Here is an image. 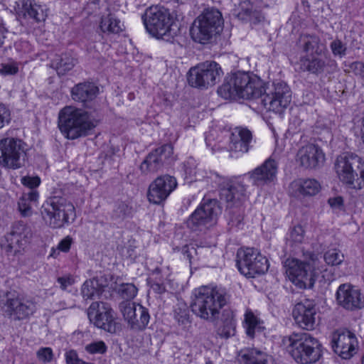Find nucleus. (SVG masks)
Here are the masks:
<instances>
[{"instance_id": "16", "label": "nucleus", "mask_w": 364, "mask_h": 364, "mask_svg": "<svg viewBox=\"0 0 364 364\" xmlns=\"http://www.w3.org/2000/svg\"><path fill=\"white\" fill-rule=\"evenodd\" d=\"M223 71L215 61H205L189 70L190 85L199 88H207L214 85L220 78Z\"/></svg>"}, {"instance_id": "25", "label": "nucleus", "mask_w": 364, "mask_h": 364, "mask_svg": "<svg viewBox=\"0 0 364 364\" xmlns=\"http://www.w3.org/2000/svg\"><path fill=\"white\" fill-rule=\"evenodd\" d=\"M252 136L247 129H235L230 136L229 151L245 154L247 153L252 143Z\"/></svg>"}, {"instance_id": "52", "label": "nucleus", "mask_w": 364, "mask_h": 364, "mask_svg": "<svg viewBox=\"0 0 364 364\" xmlns=\"http://www.w3.org/2000/svg\"><path fill=\"white\" fill-rule=\"evenodd\" d=\"M60 287L63 290H66L68 287L72 286L75 283L73 277L70 274L60 277L57 279Z\"/></svg>"}, {"instance_id": "45", "label": "nucleus", "mask_w": 364, "mask_h": 364, "mask_svg": "<svg viewBox=\"0 0 364 364\" xmlns=\"http://www.w3.org/2000/svg\"><path fill=\"white\" fill-rule=\"evenodd\" d=\"M85 349L90 354H105L107 346L104 341H97L86 345Z\"/></svg>"}, {"instance_id": "42", "label": "nucleus", "mask_w": 364, "mask_h": 364, "mask_svg": "<svg viewBox=\"0 0 364 364\" xmlns=\"http://www.w3.org/2000/svg\"><path fill=\"white\" fill-rule=\"evenodd\" d=\"M235 323L232 319L225 321L217 330V334L223 338H228L235 334Z\"/></svg>"}, {"instance_id": "23", "label": "nucleus", "mask_w": 364, "mask_h": 364, "mask_svg": "<svg viewBox=\"0 0 364 364\" xmlns=\"http://www.w3.org/2000/svg\"><path fill=\"white\" fill-rule=\"evenodd\" d=\"M176 185L177 183L174 177L170 176L158 177L149 186L147 195L149 202L159 204L165 200L176 187Z\"/></svg>"}, {"instance_id": "60", "label": "nucleus", "mask_w": 364, "mask_h": 364, "mask_svg": "<svg viewBox=\"0 0 364 364\" xmlns=\"http://www.w3.org/2000/svg\"><path fill=\"white\" fill-rule=\"evenodd\" d=\"M161 272V269L159 268H156L154 270V273L159 274Z\"/></svg>"}, {"instance_id": "44", "label": "nucleus", "mask_w": 364, "mask_h": 364, "mask_svg": "<svg viewBox=\"0 0 364 364\" xmlns=\"http://www.w3.org/2000/svg\"><path fill=\"white\" fill-rule=\"evenodd\" d=\"M304 230L301 225L293 228L291 230L288 240L291 245H297L301 244L304 238Z\"/></svg>"}, {"instance_id": "13", "label": "nucleus", "mask_w": 364, "mask_h": 364, "mask_svg": "<svg viewBox=\"0 0 364 364\" xmlns=\"http://www.w3.org/2000/svg\"><path fill=\"white\" fill-rule=\"evenodd\" d=\"M26 157L25 144L22 140L12 137L0 139V166L18 169L24 166Z\"/></svg>"}, {"instance_id": "36", "label": "nucleus", "mask_w": 364, "mask_h": 364, "mask_svg": "<svg viewBox=\"0 0 364 364\" xmlns=\"http://www.w3.org/2000/svg\"><path fill=\"white\" fill-rule=\"evenodd\" d=\"M76 60L69 54L55 57L51 62V66L56 70L59 75H63L73 69Z\"/></svg>"}, {"instance_id": "53", "label": "nucleus", "mask_w": 364, "mask_h": 364, "mask_svg": "<svg viewBox=\"0 0 364 364\" xmlns=\"http://www.w3.org/2000/svg\"><path fill=\"white\" fill-rule=\"evenodd\" d=\"M351 71L357 76L364 78V63L360 61L353 62L350 65Z\"/></svg>"}, {"instance_id": "18", "label": "nucleus", "mask_w": 364, "mask_h": 364, "mask_svg": "<svg viewBox=\"0 0 364 364\" xmlns=\"http://www.w3.org/2000/svg\"><path fill=\"white\" fill-rule=\"evenodd\" d=\"M120 310L132 329L142 331L147 326L150 315L149 310L144 306L127 301L121 303Z\"/></svg>"}, {"instance_id": "29", "label": "nucleus", "mask_w": 364, "mask_h": 364, "mask_svg": "<svg viewBox=\"0 0 364 364\" xmlns=\"http://www.w3.org/2000/svg\"><path fill=\"white\" fill-rule=\"evenodd\" d=\"M238 359L244 364H274L271 355L255 348L241 350L238 354Z\"/></svg>"}, {"instance_id": "3", "label": "nucleus", "mask_w": 364, "mask_h": 364, "mask_svg": "<svg viewBox=\"0 0 364 364\" xmlns=\"http://www.w3.org/2000/svg\"><path fill=\"white\" fill-rule=\"evenodd\" d=\"M228 295L224 288L203 286L193 292L191 308L201 319L213 321L218 318L221 309L226 305Z\"/></svg>"}, {"instance_id": "50", "label": "nucleus", "mask_w": 364, "mask_h": 364, "mask_svg": "<svg viewBox=\"0 0 364 364\" xmlns=\"http://www.w3.org/2000/svg\"><path fill=\"white\" fill-rule=\"evenodd\" d=\"M11 120V114L9 108L4 104L0 103V129Z\"/></svg>"}, {"instance_id": "11", "label": "nucleus", "mask_w": 364, "mask_h": 364, "mask_svg": "<svg viewBox=\"0 0 364 364\" xmlns=\"http://www.w3.org/2000/svg\"><path fill=\"white\" fill-rule=\"evenodd\" d=\"M236 264L244 276L254 278L266 273L269 264L265 256L255 248H240L237 252Z\"/></svg>"}, {"instance_id": "30", "label": "nucleus", "mask_w": 364, "mask_h": 364, "mask_svg": "<svg viewBox=\"0 0 364 364\" xmlns=\"http://www.w3.org/2000/svg\"><path fill=\"white\" fill-rule=\"evenodd\" d=\"M299 47L306 53V55H321L327 51L326 45L321 43L316 35L304 34L299 38Z\"/></svg>"}, {"instance_id": "41", "label": "nucleus", "mask_w": 364, "mask_h": 364, "mask_svg": "<svg viewBox=\"0 0 364 364\" xmlns=\"http://www.w3.org/2000/svg\"><path fill=\"white\" fill-rule=\"evenodd\" d=\"M325 262L332 266L339 265L344 260V255L337 249L326 251L323 255Z\"/></svg>"}, {"instance_id": "47", "label": "nucleus", "mask_w": 364, "mask_h": 364, "mask_svg": "<svg viewBox=\"0 0 364 364\" xmlns=\"http://www.w3.org/2000/svg\"><path fill=\"white\" fill-rule=\"evenodd\" d=\"M237 16L242 20H246L253 11V5L250 1H244L239 5Z\"/></svg>"}, {"instance_id": "59", "label": "nucleus", "mask_w": 364, "mask_h": 364, "mask_svg": "<svg viewBox=\"0 0 364 364\" xmlns=\"http://www.w3.org/2000/svg\"><path fill=\"white\" fill-rule=\"evenodd\" d=\"M56 254H58V252H57L56 250L52 249V252L50 253V256L53 257H56Z\"/></svg>"}, {"instance_id": "43", "label": "nucleus", "mask_w": 364, "mask_h": 364, "mask_svg": "<svg viewBox=\"0 0 364 364\" xmlns=\"http://www.w3.org/2000/svg\"><path fill=\"white\" fill-rule=\"evenodd\" d=\"M118 291L123 299L130 300L136 295L137 288L133 284H122L119 287Z\"/></svg>"}, {"instance_id": "39", "label": "nucleus", "mask_w": 364, "mask_h": 364, "mask_svg": "<svg viewBox=\"0 0 364 364\" xmlns=\"http://www.w3.org/2000/svg\"><path fill=\"white\" fill-rule=\"evenodd\" d=\"M81 293L85 299H95L102 294V289L96 280H86L82 284Z\"/></svg>"}, {"instance_id": "19", "label": "nucleus", "mask_w": 364, "mask_h": 364, "mask_svg": "<svg viewBox=\"0 0 364 364\" xmlns=\"http://www.w3.org/2000/svg\"><path fill=\"white\" fill-rule=\"evenodd\" d=\"M316 310L314 301L305 299L297 303L293 309L292 316L296 325L306 331L316 326Z\"/></svg>"}, {"instance_id": "38", "label": "nucleus", "mask_w": 364, "mask_h": 364, "mask_svg": "<svg viewBox=\"0 0 364 364\" xmlns=\"http://www.w3.org/2000/svg\"><path fill=\"white\" fill-rule=\"evenodd\" d=\"M182 252L185 257L192 264L193 260L200 259L210 252V248L203 246H195L193 245H186L182 249Z\"/></svg>"}, {"instance_id": "27", "label": "nucleus", "mask_w": 364, "mask_h": 364, "mask_svg": "<svg viewBox=\"0 0 364 364\" xmlns=\"http://www.w3.org/2000/svg\"><path fill=\"white\" fill-rule=\"evenodd\" d=\"M317 56L305 55L300 58L301 68L304 71H308L312 74L318 75L323 73L326 67H336L334 60L329 58L327 61Z\"/></svg>"}, {"instance_id": "40", "label": "nucleus", "mask_w": 364, "mask_h": 364, "mask_svg": "<svg viewBox=\"0 0 364 364\" xmlns=\"http://www.w3.org/2000/svg\"><path fill=\"white\" fill-rule=\"evenodd\" d=\"M174 318L183 328L191 324L189 311L185 304H178L174 309Z\"/></svg>"}, {"instance_id": "14", "label": "nucleus", "mask_w": 364, "mask_h": 364, "mask_svg": "<svg viewBox=\"0 0 364 364\" xmlns=\"http://www.w3.org/2000/svg\"><path fill=\"white\" fill-rule=\"evenodd\" d=\"M87 316L95 326L107 333L115 334L121 331V324L107 303L92 302L87 309Z\"/></svg>"}, {"instance_id": "28", "label": "nucleus", "mask_w": 364, "mask_h": 364, "mask_svg": "<svg viewBox=\"0 0 364 364\" xmlns=\"http://www.w3.org/2000/svg\"><path fill=\"white\" fill-rule=\"evenodd\" d=\"M98 93V87L89 82L78 83L71 90L73 100L84 104L95 100Z\"/></svg>"}, {"instance_id": "8", "label": "nucleus", "mask_w": 364, "mask_h": 364, "mask_svg": "<svg viewBox=\"0 0 364 364\" xmlns=\"http://www.w3.org/2000/svg\"><path fill=\"white\" fill-rule=\"evenodd\" d=\"M221 13L215 9L205 10L193 22L191 28L193 40L202 44L208 43L223 28Z\"/></svg>"}, {"instance_id": "15", "label": "nucleus", "mask_w": 364, "mask_h": 364, "mask_svg": "<svg viewBox=\"0 0 364 364\" xmlns=\"http://www.w3.org/2000/svg\"><path fill=\"white\" fill-rule=\"evenodd\" d=\"M221 213L220 207L215 199L204 200L189 217L187 224L193 230H202L214 226Z\"/></svg>"}, {"instance_id": "24", "label": "nucleus", "mask_w": 364, "mask_h": 364, "mask_svg": "<svg viewBox=\"0 0 364 364\" xmlns=\"http://www.w3.org/2000/svg\"><path fill=\"white\" fill-rule=\"evenodd\" d=\"M296 160L303 168L314 169L323 164L325 154L318 145L309 144L298 150Z\"/></svg>"}, {"instance_id": "12", "label": "nucleus", "mask_w": 364, "mask_h": 364, "mask_svg": "<svg viewBox=\"0 0 364 364\" xmlns=\"http://www.w3.org/2000/svg\"><path fill=\"white\" fill-rule=\"evenodd\" d=\"M5 316L12 321L28 318L36 311V304L31 298L15 292H6V301L1 306Z\"/></svg>"}, {"instance_id": "1", "label": "nucleus", "mask_w": 364, "mask_h": 364, "mask_svg": "<svg viewBox=\"0 0 364 364\" xmlns=\"http://www.w3.org/2000/svg\"><path fill=\"white\" fill-rule=\"evenodd\" d=\"M218 95L225 100L237 97L252 100L251 107L258 112L264 110L282 113L291 101V91L289 85L281 80L274 81L264 87L258 78H252L245 73H237L225 79L218 89Z\"/></svg>"}, {"instance_id": "2", "label": "nucleus", "mask_w": 364, "mask_h": 364, "mask_svg": "<svg viewBox=\"0 0 364 364\" xmlns=\"http://www.w3.org/2000/svg\"><path fill=\"white\" fill-rule=\"evenodd\" d=\"M277 172V162L269 158L243 176L228 182L221 189L220 200L227 203L229 206L234 205L247 197V185L245 183V179H248L254 186L263 188L276 182Z\"/></svg>"}, {"instance_id": "57", "label": "nucleus", "mask_w": 364, "mask_h": 364, "mask_svg": "<svg viewBox=\"0 0 364 364\" xmlns=\"http://www.w3.org/2000/svg\"><path fill=\"white\" fill-rule=\"evenodd\" d=\"M5 32H6V29L4 27L3 23H2V20L0 18V47H1L4 43V41L5 38Z\"/></svg>"}, {"instance_id": "46", "label": "nucleus", "mask_w": 364, "mask_h": 364, "mask_svg": "<svg viewBox=\"0 0 364 364\" xmlns=\"http://www.w3.org/2000/svg\"><path fill=\"white\" fill-rule=\"evenodd\" d=\"M330 48L334 56L342 58L346 54L347 47L340 39L333 40L330 44Z\"/></svg>"}, {"instance_id": "48", "label": "nucleus", "mask_w": 364, "mask_h": 364, "mask_svg": "<svg viewBox=\"0 0 364 364\" xmlns=\"http://www.w3.org/2000/svg\"><path fill=\"white\" fill-rule=\"evenodd\" d=\"M66 364H94L85 362L79 358L77 353L74 350H70L65 354Z\"/></svg>"}, {"instance_id": "33", "label": "nucleus", "mask_w": 364, "mask_h": 364, "mask_svg": "<svg viewBox=\"0 0 364 364\" xmlns=\"http://www.w3.org/2000/svg\"><path fill=\"white\" fill-rule=\"evenodd\" d=\"M39 193L36 190L23 193L18 200V210L22 217H30L38 203Z\"/></svg>"}, {"instance_id": "4", "label": "nucleus", "mask_w": 364, "mask_h": 364, "mask_svg": "<svg viewBox=\"0 0 364 364\" xmlns=\"http://www.w3.org/2000/svg\"><path fill=\"white\" fill-rule=\"evenodd\" d=\"M97 124V120L89 112L73 106H66L58 114V127L68 139L87 136Z\"/></svg>"}, {"instance_id": "49", "label": "nucleus", "mask_w": 364, "mask_h": 364, "mask_svg": "<svg viewBox=\"0 0 364 364\" xmlns=\"http://www.w3.org/2000/svg\"><path fill=\"white\" fill-rule=\"evenodd\" d=\"M36 355L43 363L50 362L53 357V350L49 347H42L37 351Z\"/></svg>"}, {"instance_id": "32", "label": "nucleus", "mask_w": 364, "mask_h": 364, "mask_svg": "<svg viewBox=\"0 0 364 364\" xmlns=\"http://www.w3.org/2000/svg\"><path fill=\"white\" fill-rule=\"evenodd\" d=\"M186 173L193 175L195 181H205L213 187L218 186L220 188V192L222 188L226 186L228 182L232 180L225 178L215 172L210 171H208L198 167L195 168L194 171H193L191 168H187Z\"/></svg>"}, {"instance_id": "62", "label": "nucleus", "mask_w": 364, "mask_h": 364, "mask_svg": "<svg viewBox=\"0 0 364 364\" xmlns=\"http://www.w3.org/2000/svg\"><path fill=\"white\" fill-rule=\"evenodd\" d=\"M362 363L364 364V355H363V358Z\"/></svg>"}, {"instance_id": "56", "label": "nucleus", "mask_w": 364, "mask_h": 364, "mask_svg": "<svg viewBox=\"0 0 364 364\" xmlns=\"http://www.w3.org/2000/svg\"><path fill=\"white\" fill-rule=\"evenodd\" d=\"M328 202L331 208L336 210H341L343 206V200L341 196L331 198Z\"/></svg>"}, {"instance_id": "51", "label": "nucleus", "mask_w": 364, "mask_h": 364, "mask_svg": "<svg viewBox=\"0 0 364 364\" xmlns=\"http://www.w3.org/2000/svg\"><path fill=\"white\" fill-rule=\"evenodd\" d=\"M21 183L30 190H36L35 188L41 183V179L38 176H24L21 178Z\"/></svg>"}, {"instance_id": "9", "label": "nucleus", "mask_w": 364, "mask_h": 364, "mask_svg": "<svg viewBox=\"0 0 364 364\" xmlns=\"http://www.w3.org/2000/svg\"><path fill=\"white\" fill-rule=\"evenodd\" d=\"M360 159L353 154L339 156L335 170L341 181L355 189L364 187V170L360 168Z\"/></svg>"}, {"instance_id": "6", "label": "nucleus", "mask_w": 364, "mask_h": 364, "mask_svg": "<svg viewBox=\"0 0 364 364\" xmlns=\"http://www.w3.org/2000/svg\"><path fill=\"white\" fill-rule=\"evenodd\" d=\"M147 32L154 37L169 41L177 34V26L169 11L164 7L151 6L141 16Z\"/></svg>"}, {"instance_id": "58", "label": "nucleus", "mask_w": 364, "mask_h": 364, "mask_svg": "<svg viewBox=\"0 0 364 364\" xmlns=\"http://www.w3.org/2000/svg\"><path fill=\"white\" fill-rule=\"evenodd\" d=\"M212 136H213L212 134L207 135L205 136V142H206L207 146H211L212 149L214 150L216 148V145L212 144V143H211Z\"/></svg>"}, {"instance_id": "34", "label": "nucleus", "mask_w": 364, "mask_h": 364, "mask_svg": "<svg viewBox=\"0 0 364 364\" xmlns=\"http://www.w3.org/2000/svg\"><path fill=\"white\" fill-rule=\"evenodd\" d=\"M263 322L250 309L245 314L243 326L248 336L253 338L256 332H261L264 327Z\"/></svg>"}, {"instance_id": "61", "label": "nucleus", "mask_w": 364, "mask_h": 364, "mask_svg": "<svg viewBox=\"0 0 364 364\" xmlns=\"http://www.w3.org/2000/svg\"><path fill=\"white\" fill-rule=\"evenodd\" d=\"M205 364H213V363L210 360H208L205 362Z\"/></svg>"}, {"instance_id": "54", "label": "nucleus", "mask_w": 364, "mask_h": 364, "mask_svg": "<svg viewBox=\"0 0 364 364\" xmlns=\"http://www.w3.org/2000/svg\"><path fill=\"white\" fill-rule=\"evenodd\" d=\"M73 242V240L70 236H66L58 243L57 250L63 252H68Z\"/></svg>"}, {"instance_id": "10", "label": "nucleus", "mask_w": 364, "mask_h": 364, "mask_svg": "<svg viewBox=\"0 0 364 364\" xmlns=\"http://www.w3.org/2000/svg\"><path fill=\"white\" fill-rule=\"evenodd\" d=\"M284 267L289 279L300 289L313 286V272L318 269L315 255H311L308 262L296 258H288L284 262Z\"/></svg>"}, {"instance_id": "35", "label": "nucleus", "mask_w": 364, "mask_h": 364, "mask_svg": "<svg viewBox=\"0 0 364 364\" xmlns=\"http://www.w3.org/2000/svg\"><path fill=\"white\" fill-rule=\"evenodd\" d=\"M123 23L114 15L109 14L101 18L100 28L105 33H119L123 31Z\"/></svg>"}, {"instance_id": "21", "label": "nucleus", "mask_w": 364, "mask_h": 364, "mask_svg": "<svg viewBox=\"0 0 364 364\" xmlns=\"http://www.w3.org/2000/svg\"><path fill=\"white\" fill-rule=\"evenodd\" d=\"M357 339L354 333L347 330H338L332 338V347L336 353L343 359L351 358L355 353Z\"/></svg>"}, {"instance_id": "5", "label": "nucleus", "mask_w": 364, "mask_h": 364, "mask_svg": "<svg viewBox=\"0 0 364 364\" xmlns=\"http://www.w3.org/2000/svg\"><path fill=\"white\" fill-rule=\"evenodd\" d=\"M292 358L301 364L313 363L321 355L318 341L307 333H294L284 340Z\"/></svg>"}, {"instance_id": "31", "label": "nucleus", "mask_w": 364, "mask_h": 364, "mask_svg": "<svg viewBox=\"0 0 364 364\" xmlns=\"http://www.w3.org/2000/svg\"><path fill=\"white\" fill-rule=\"evenodd\" d=\"M18 12L26 18L33 19L36 22L43 21L46 15L42 6L35 0H19L17 3Z\"/></svg>"}, {"instance_id": "22", "label": "nucleus", "mask_w": 364, "mask_h": 364, "mask_svg": "<svg viewBox=\"0 0 364 364\" xmlns=\"http://www.w3.org/2000/svg\"><path fill=\"white\" fill-rule=\"evenodd\" d=\"M173 146L170 144H164L149 153L140 165L144 174L154 173L162 168L164 161L173 154Z\"/></svg>"}, {"instance_id": "20", "label": "nucleus", "mask_w": 364, "mask_h": 364, "mask_svg": "<svg viewBox=\"0 0 364 364\" xmlns=\"http://www.w3.org/2000/svg\"><path fill=\"white\" fill-rule=\"evenodd\" d=\"M338 304L349 311H355L364 307V297L360 289L350 284H341L336 291Z\"/></svg>"}, {"instance_id": "26", "label": "nucleus", "mask_w": 364, "mask_h": 364, "mask_svg": "<svg viewBox=\"0 0 364 364\" xmlns=\"http://www.w3.org/2000/svg\"><path fill=\"white\" fill-rule=\"evenodd\" d=\"M321 189L320 183L315 179L298 178L289 185V193L294 196H313Z\"/></svg>"}, {"instance_id": "17", "label": "nucleus", "mask_w": 364, "mask_h": 364, "mask_svg": "<svg viewBox=\"0 0 364 364\" xmlns=\"http://www.w3.org/2000/svg\"><path fill=\"white\" fill-rule=\"evenodd\" d=\"M31 237L30 227L23 223H16L1 240V247L9 255H16L24 248Z\"/></svg>"}, {"instance_id": "37", "label": "nucleus", "mask_w": 364, "mask_h": 364, "mask_svg": "<svg viewBox=\"0 0 364 364\" xmlns=\"http://www.w3.org/2000/svg\"><path fill=\"white\" fill-rule=\"evenodd\" d=\"M134 213L132 203L130 200L117 202L113 210L112 218L118 220H124L131 218Z\"/></svg>"}, {"instance_id": "7", "label": "nucleus", "mask_w": 364, "mask_h": 364, "mask_svg": "<svg viewBox=\"0 0 364 364\" xmlns=\"http://www.w3.org/2000/svg\"><path fill=\"white\" fill-rule=\"evenodd\" d=\"M41 213L43 220L52 228H60L73 220L75 210L72 203L61 197L47 199L41 206Z\"/></svg>"}, {"instance_id": "55", "label": "nucleus", "mask_w": 364, "mask_h": 364, "mask_svg": "<svg viewBox=\"0 0 364 364\" xmlns=\"http://www.w3.org/2000/svg\"><path fill=\"white\" fill-rule=\"evenodd\" d=\"M18 71V66L14 63L3 64L0 73L3 75H14Z\"/></svg>"}]
</instances>
